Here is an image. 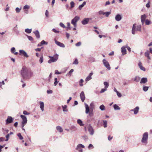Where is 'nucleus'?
I'll list each match as a JSON object with an SVG mask.
<instances>
[{
	"label": "nucleus",
	"instance_id": "nucleus-1",
	"mask_svg": "<svg viewBox=\"0 0 152 152\" xmlns=\"http://www.w3.org/2000/svg\"><path fill=\"white\" fill-rule=\"evenodd\" d=\"M21 74L23 79H29L32 74V72L29 71L25 66H24L21 70Z\"/></svg>",
	"mask_w": 152,
	"mask_h": 152
},
{
	"label": "nucleus",
	"instance_id": "nucleus-2",
	"mask_svg": "<svg viewBox=\"0 0 152 152\" xmlns=\"http://www.w3.org/2000/svg\"><path fill=\"white\" fill-rule=\"evenodd\" d=\"M148 138V133L147 132L144 133L142 135V137L141 140V142L145 145L147 143V140Z\"/></svg>",
	"mask_w": 152,
	"mask_h": 152
},
{
	"label": "nucleus",
	"instance_id": "nucleus-3",
	"mask_svg": "<svg viewBox=\"0 0 152 152\" xmlns=\"http://www.w3.org/2000/svg\"><path fill=\"white\" fill-rule=\"evenodd\" d=\"M49 57L50 59L48 61V62L50 64L52 62H55L57 61L58 58V55L56 54L54 56H49Z\"/></svg>",
	"mask_w": 152,
	"mask_h": 152
},
{
	"label": "nucleus",
	"instance_id": "nucleus-4",
	"mask_svg": "<svg viewBox=\"0 0 152 152\" xmlns=\"http://www.w3.org/2000/svg\"><path fill=\"white\" fill-rule=\"evenodd\" d=\"M85 107L86 108L85 113L86 114H88L89 113V115L91 117L94 116V114L93 113V111L91 110V112L89 113V106L88 104L86 103H85Z\"/></svg>",
	"mask_w": 152,
	"mask_h": 152
},
{
	"label": "nucleus",
	"instance_id": "nucleus-5",
	"mask_svg": "<svg viewBox=\"0 0 152 152\" xmlns=\"http://www.w3.org/2000/svg\"><path fill=\"white\" fill-rule=\"evenodd\" d=\"M79 17L77 16H76L71 21V23L74 26L76 27L77 26V22L79 20Z\"/></svg>",
	"mask_w": 152,
	"mask_h": 152
},
{
	"label": "nucleus",
	"instance_id": "nucleus-6",
	"mask_svg": "<svg viewBox=\"0 0 152 152\" xmlns=\"http://www.w3.org/2000/svg\"><path fill=\"white\" fill-rule=\"evenodd\" d=\"M102 61L104 66L108 70H110L111 68L108 62L105 59H103Z\"/></svg>",
	"mask_w": 152,
	"mask_h": 152
},
{
	"label": "nucleus",
	"instance_id": "nucleus-7",
	"mask_svg": "<svg viewBox=\"0 0 152 152\" xmlns=\"http://www.w3.org/2000/svg\"><path fill=\"white\" fill-rule=\"evenodd\" d=\"M141 31V26L140 25H136V24H134V31Z\"/></svg>",
	"mask_w": 152,
	"mask_h": 152
},
{
	"label": "nucleus",
	"instance_id": "nucleus-8",
	"mask_svg": "<svg viewBox=\"0 0 152 152\" xmlns=\"http://www.w3.org/2000/svg\"><path fill=\"white\" fill-rule=\"evenodd\" d=\"M91 18H84L81 21V23L82 24L85 25L88 23L89 20H91Z\"/></svg>",
	"mask_w": 152,
	"mask_h": 152
},
{
	"label": "nucleus",
	"instance_id": "nucleus-9",
	"mask_svg": "<svg viewBox=\"0 0 152 152\" xmlns=\"http://www.w3.org/2000/svg\"><path fill=\"white\" fill-rule=\"evenodd\" d=\"M88 128L90 134L91 135H93L94 134V131L92 126L90 124H89L88 126Z\"/></svg>",
	"mask_w": 152,
	"mask_h": 152
},
{
	"label": "nucleus",
	"instance_id": "nucleus-10",
	"mask_svg": "<svg viewBox=\"0 0 152 152\" xmlns=\"http://www.w3.org/2000/svg\"><path fill=\"white\" fill-rule=\"evenodd\" d=\"M19 54L20 55H22L26 58L28 57V56L27 54V53L23 50H19Z\"/></svg>",
	"mask_w": 152,
	"mask_h": 152
},
{
	"label": "nucleus",
	"instance_id": "nucleus-11",
	"mask_svg": "<svg viewBox=\"0 0 152 152\" xmlns=\"http://www.w3.org/2000/svg\"><path fill=\"white\" fill-rule=\"evenodd\" d=\"M13 120V118L11 116H8L6 121V124L12 123Z\"/></svg>",
	"mask_w": 152,
	"mask_h": 152
},
{
	"label": "nucleus",
	"instance_id": "nucleus-12",
	"mask_svg": "<svg viewBox=\"0 0 152 152\" xmlns=\"http://www.w3.org/2000/svg\"><path fill=\"white\" fill-rule=\"evenodd\" d=\"M146 18L147 16L145 14H144L141 16V20L142 25H143L144 23Z\"/></svg>",
	"mask_w": 152,
	"mask_h": 152
},
{
	"label": "nucleus",
	"instance_id": "nucleus-13",
	"mask_svg": "<svg viewBox=\"0 0 152 152\" xmlns=\"http://www.w3.org/2000/svg\"><path fill=\"white\" fill-rule=\"evenodd\" d=\"M80 98L81 99L82 101L83 102L84 101L85 99V97L84 93L83 91H82L80 95Z\"/></svg>",
	"mask_w": 152,
	"mask_h": 152
},
{
	"label": "nucleus",
	"instance_id": "nucleus-14",
	"mask_svg": "<svg viewBox=\"0 0 152 152\" xmlns=\"http://www.w3.org/2000/svg\"><path fill=\"white\" fill-rule=\"evenodd\" d=\"M20 117L23 120V121L22 123L26 124L27 122V119L26 117L25 116L23 115H21Z\"/></svg>",
	"mask_w": 152,
	"mask_h": 152
},
{
	"label": "nucleus",
	"instance_id": "nucleus-15",
	"mask_svg": "<svg viewBox=\"0 0 152 152\" xmlns=\"http://www.w3.org/2000/svg\"><path fill=\"white\" fill-rule=\"evenodd\" d=\"M55 42L57 45L60 47L62 48H64L65 47V45L64 44L56 40H55Z\"/></svg>",
	"mask_w": 152,
	"mask_h": 152
},
{
	"label": "nucleus",
	"instance_id": "nucleus-16",
	"mask_svg": "<svg viewBox=\"0 0 152 152\" xmlns=\"http://www.w3.org/2000/svg\"><path fill=\"white\" fill-rule=\"evenodd\" d=\"M138 66L141 70L144 71H145V68L142 66V63L140 61L139 62L138 64Z\"/></svg>",
	"mask_w": 152,
	"mask_h": 152
},
{
	"label": "nucleus",
	"instance_id": "nucleus-17",
	"mask_svg": "<svg viewBox=\"0 0 152 152\" xmlns=\"http://www.w3.org/2000/svg\"><path fill=\"white\" fill-rule=\"evenodd\" d=\"M126 48L125 46H123L121 48V52L123 55H124L126 54Z\"/></svg>",
	"mask_w": 152,
	"mask_h": 152
},
{
	"label": "nucleus",
	"instance_id": "nucleus-18",
	"mask_svg": "<svg viewBox=\"0 0 152 152\" xmlns=\"http://www.w3.org/2000/svg\"><path fill=\"white\" fill-rule=\"evenodd\" d=\"M122 18L121 15L119 14L116 15L115 17V19L116 20L118 21H120Z\"/></svg>",
	"mask_w": 152,
	"mask_h": 152
},
{
	"label": "nucleus",
	"instance_id": "nucleus-19",
	"mask_svg": "<svg viewBox=\"0 0 152 152\" xmlns=\"http://www.w3.org/2000/svg\"><path fill=\"white\" fill-rule=\"evenodd\" d=\"M39 103L40 104V107L42 111H43L44 110V102H42L40 101L39 102Z\"/></svg>",
	"mask_w": 152,
	"mask_h": 152
},
{
	"label": "nucleus",
	"instance_id": "nucleus-20",
	"mask_svg": "<svg viewBox=\"0 0 152 152\" xmlns=\"http://www.w3.org/2000/svg\"><path fill=\"white\" fill-rule=\"evenodd\" d=\"M148 81V80L146 77H143L141 80L140 83H145Z\"/></svg>",
	"mask_w": 152,
	"mask_h": 152
},
{
	"label": "nucleus",
	"instance_id": "nucleus-21",
	"mask_svg": "<svg viewBox=\"0 0 152 152\" xmlns=\"http://www.w3.org/2000/svg\"><path fill=\"white\" fill-rule=\"evenodd\" d=\"M33 33L35 34L37 38H40L39 33L38 30H36L35 31H34Z\"/></svg>",
	"mask_w": 152,
	"mask_h": 152
},
{
	"label": "nucleus",
	"instance_id": "nucleus-22",
	"mask_svg": "<svg viewBox=\"0 0 152 152\" xmlns=\"http://www.w3.org/2000/svg\"><path fill=\"white\" fill-rule=\"evenodd\" d=\"M85 148V146L81 144H78V145H77V147L76 148V149H81V148Z\"/></svg>",
	"mask_w": 152,
	"mask_h": 152
},
{
	"label": "nucleus",
	"instance_id": "nucleus-23",
	"mask_svg": "<svg viewBox=\"0 0 152 152\" xmlns=\"http://www.w3.org/2000/svg\"><path fill=\"white\" fill-rule=\"evenodd\" d=\"M139 109V108L138 107H137L134 109V114H137L138 112Z\"/></svg>",
	"mask_w": 152,
	"mask_h": 152
},
{
	"label": "nucleus",
	"instance_id": "nucleus-24",
	"mask_svg": "<svg viewBox=\"0 0 152 152\" xmlns=\"http://www.w3.org/2000/svg\"><path fill=\"white\" fill-rule=\"evenodd\" d=\"M145 56L148 59L150 60L151 58L149 56V53L148 51L146 52L145 53Z\"/></svg>",
	"mask_w": 152,
	"mask_h": 152
},
{
	"label": "nucleus",
	"instance_id": "nucleus-25",
	"mask_svg": "<svg viewBox=\"0 0 152 152\" xmlns=\"http://www.w3.org/2000/svg\"><path fill=\"white\" fill-rule=\"evenodd\" d=\"M15 48L14 47L12 48L11 49V51L12 53H14L15 55H17L18 54V53L17 52H15Z\"/></svg>",
	"mask_w": 152,
	"mask_h": 152
},
{
	"label": "nucleus",
	"instance_id": "nucleus-26",
	"mask_svg": "<svg viewBox=\"0 0 152 152\" xmlns=\"http://www.w3.org/2000/svg\"><path fill=\"white\" fill-rule=\"evenodd\" d=\"M56 129L58 131L60 132H62L63 131L62 127L60 126H57L56 127Z\"/></svg>",
	"mask_w": 152,
	"mask_h": 152
},
{
	"label": "nucleus",
	"instance_id": "nucleus-27",
	"mask_svg": "<svg viewBox=\"0 0 152 152\" xmlns=\"http://www.w3.org/2000/svg\"><path fill=\"white\" fill-rule=\"evenodd\" d=\"M90 110H92V111H93V109L94 107V104L93 102H91L90 104Z\"/></svg>",
	"mask_w": 152,
	"mask_h": 152
},
{
	"label": "nucleus",
	"instance_id": "nucleus-28",
	"mask_svg": "<svg viewBox=\"0 0 152 152\" xmlns=\"http://www.w3.org/2000/svg\"><path fill=\"white\" fill-rule=\"evenodd\" d=\"M86 4V2L84 1L83 2V4L80 5L78 7V8L80 10H81L82 8L84 7V6H85Z\"/></svg>",
	"mask_w": 152,
	"mask_h": 152
},
{
	"label": "nucleus",
	"instance_id": "nucleus-29",
	"mask_svg": "<svg viewBox=\"0 0 152 152\" xmlns=\"http://www.w3.org/2000/svg\"><path fill=\"white\" fill-rule=\"evenodd\" d=\"M113 107L115 110H120V107L116 104H114L113 105Z\"/></svg>",
	"mask_w": 152,
	"mask_h": 152
},
{
	"label": "nucleus",
	"instance_id": "nucleus-30",
	"mask_svg": "<svg viewBox=\"0 0 152 152\" xmlns=\"http://www.w3.org/2000/svg\"><path fill=\"white\" fill-rule=\"evenodd\" d=\"M77 123L80 126H83L84 124H83L82 121L80 119H78L77 120Z\"/></svg>",
	"mask_w": 152,
	"mask_h": 152
},
{
	"label": "nucleus",
	"instance_id": "nucleus-31",
	"mask_svg": "<svg viewBox=\"0 0 152 152\" xmlns=\"http://www.w3.org/2000/svg\"><path fill=\"white\" fill-rule=\"evenodd\" d=\"M70 129L72 131H75L77 130V128L75 126H72L70 127Z\"/></svg>",
	"mask_w": 152,
	"mask_h": 152
},
{
	"label": "nucleus",
	"instance_id": "nucleus-32",
	"mask_svg": "<svg viewBox=\"0 0 152 152\" xmlns=\"http://www.w3.org/2000/svg\"><path fill=\"white\" fill-rule=\"evenodd\" d=\"M25 31L28 34L30 33L32 31V29L26 28L25 29Z\"/></svg>",
	"mask_w": 152,
	"mask_h": 152
},
{
	"label": "nucleus",
	"instance_id": "nucleus-33",
	"mask_svg": "<svg viewBox=\"0 0 152 152\" xmlns=\"http://www.w3.org/2000/svg\"><path fill=\"white\" fill-rule=\"evenodd\" d=\"M146 25H148L151 23V22L148 19H146L145 22Z\"/></svg>",
	"mask_w": 152,
	"mask_h": 152
},
{
	"label": "nucleus",
	"instance_id": "nucleus-34",
	"mask_svg": "<svg viewBox=\"0 0 152 152\" xmlns=\"http://www.w3.org/2000/svg\"><path fill=\"white\" fill-rule=\"evenodd\" d=\"M103 125L104 127H107V121L106 120H103Z\"/></svg>",
	"mask_w": 152,
	"mask_h": 152
},
{
	"label": "nucleus",
	"instance_id": "nucleus-35",
	"mask_svg": "<svg viewBox=\"0 0 152 152\" xmlns=\"http://www.w3.org/2000/svg\"><path fill=\"white\" fill-rule=\"evenodd\" d=\"M17 136L19 137V139L20 140H22L23 139V137L21 135V134L20 133H18L17 134Z\"/></svg>",
	"mask_w": 152,
	"mask_h": 152
},
{
	"label": "nucleus",
	"instance_id": "nucleus-36",
	"mask_svg": "<svg viewBox=\"0 0 152 152\" xmlns=\"http://www.w3.org/2000/svg\"><path fill=\"white\" fill-rule=\"evenodd\" d=\"M104 88H107L109 86V84L107 82H104Z\"/></svg>",
	"mask_w": 152,
	"mask_h": 152
},
{
	"label": "nucleus",
	"instance_id": "nucleus-37",
	"mask_svg": "<svg viewBox=\"0 0 152 152\" xmlns=\"http://www.w3.org/2000/svg\"><path fill=\"white\" fill-rule=\"evenodd\" d=\"M26 36L29 40L32 41L34 40L33 38L31 36H28L27 35Z\"/></svg>",
	"mask_w": 152,
	"mask_h": 152
},
{
	"label": "nucleus",
	"instance_id": "nucleus-38",
	"mask_svg": "<svg viewBox=\"0 0 152 152\" xmlns=\"http://www.w3.org/2000/svg\"><path fill=\"white\" fill-rule=\"evenodd\" d=\"M99 108L101 110H105V106L104 105L102 104L100 106Z\"/></svg>",
	"mask_w": 152,
	"mask_h": 152
},
{
	"label": "nucleus",
	"instance_id": "nucleus-39",
	"mask_svg": "<svg viewBox=\"0 0 152 152\" xmlns=\"http://www.w3.org/2000/svg\"><path fill=\"white\" fill-rule=\"evenodd\" d=\"M84 80L83 79H81L79 81V83L80 84V86H83V84H82L83 83V82Z\"/></svg>",
	"mask_w": 152,
	"mask_h": 152
},
{
	"label": "nucleus",
	"instance_id": "nucleus-40",
	"mask_svg": "<svg viewBox=\"0 0 152 152\" xmlns=\"http://www.w3.org/2000/svg\"><path fill=\"white\" fill-rule=\"evenodd\" d=\"M92 79V77L90 76H88L86 78L85 80L87 82Z\"/></svg>",
	"mask_w": 152,
	"mask_h": 152
},
{
	"label": "nucleus",
	"instance_id": "nucleus-41",
	"mask_svg": "<svg viewBox=\"0 0 152 152\" xmlns=\"http://www.w3.org/2000/svg\"><path fill=\"white\" fill-rule=\"evenodd\" d=\"M70 7L71 8L74 7L75 6V3L73 1H72L70 3Z\"/></svg>",
	"mask_w": 152,
	"mask_h": 152
},
{
	"label": "nucleus",
	"instance_id": "nucleus-42",
	"mask_svg": "<svg viewBox=\"0 0 152 152\" xmlns=\"http://www.w3.org/2000/svg\"><path fill=\"white\" fill-rule=\"evenodd\" d=\"M66 105H64V106H62V107L63 108V111L64 112H67V110L66 109Z\"/></svg>",
	"mask_w": 152,
	"mask_h": 152
},
{
	"label": "nucleus",
	"instance_id": "nucleus-43",
	"mask_svg": "<svg viewBox=\"0 0 152 152\" xmlns=\"http://www.w3.org/2000/svg\"><path fill=\"white\" fill-rule=\"evenodd\" d=\"M110 13H111L110 12H104V15H105L106 17H108Z\"/></svg>",
	"mask_w": 152,
	"mask_h": 152
},
{
	"label": "nucleus",
	"instance_id": "nucleus-44",
	"mask_svg": "<svg viewBox=\"0 0 152 152\" xmlns=\"http://www.w3.org/2000/svg\"><path fill=\"white\" fill-rule=\"evenodd\" d=\"M148 87L147 86H143V90L145 91H146L148 90Z\"/></svg>",
	"mask_w": 152,
	"mask_h": 152
},
{
	"label": "nucleus",
	"instance_id": "nucleus-45",
	"mask_svg": "<svg viewBox=\"0 0 152 152\" xmlns=\"http://www.w3.org/2000/svg\"><path fill=\"white\" fill-rule=\"evenodd\" d=\"M55 82H54V85L55 86H56L57 85V84L58 82L57 81V79L56 78H55L54 79Z\"/></svg>",
	"mask_w": 152,
	"mask_h": 152
},
{
	"label": "nucleus",
	"instance_id": "nucleus-46",
	"mask_svg": "<svg viewBox=\"0 0 152 152\" xmlns=\"http://www.w3.org/2000/svg\"><path fill=\"white\" fill-rule=\"evenodd\" d=\"M41 43L42 45H43L44 44L47 45L48 44V42H47L45 41L44 40H42L41 42Z\"/></svg>",
	"mask_w": 152,
	"mask_h": 152
},
{
	"label": "nucleus",
	"instance_id": "nucleus-47",
	"mask_svg": "<svg viewBox=\"0 0 152 152\" xmlns=\"http://www.w3.org/2000/svg\"><path fill=\"white\" fill-rule=\"evenodd\" d=\"M83 139L85 141H86L88 139V137L87 136L85 135L82 137Z\"/></svg>",
	"mask_w": 152,
	"mask_h": 152
},
{
	"label": "nucleus",
	"instance_id": "nucleus-48",
	"mask_svg": "<svg viewBox=\"0 0 152 152\" xmlns=\"http://www.w3.org/2000/svg\"><path fill=\"white\" fill-rule=\"evenodd\" d=\"M78 64V62L77 59H75L73 62V64Z\"/></svg>",
	"mask_w": 152,
	"mask_h": 152
},
{
	"label": "nucleus",
	"instance_id": "nucleus-49",
	"mask_svg": "<svg viewBox=\"0 0 152 152\" xmlns=\"http://www.w3.org/2000/svg\"><path fill=\"white\" fill-rule=\"evenodd\" d=\"M39 62L40 64L42 63L43 61V57L42 56L40 58Z\"/></svg>",
	"mask_w": 152,
	"mask_h": 152
},
{
	"label": "nucleus",
	"instance_id": "nucleus-50",
	"mask_svg": "<svg viewBox=\"0 0 152 152\" xmlns=\"http://www.w3.org/2000/svg\"><path fill=\"white\" fill-rule=\"evenodd\" d=\"M21 8H19L18 7H17L15 9V11L17 13H19L20 12Z\"/></svg>",
	"mask_w": 152,
	"mask_h": 152
},
{
	"label": "nucleus",
	"instance_id": "nucleus-51",
	"mask_svg": "<svg viewBox=\"0 0 152 152\" xmlns=\"http://www.w3.org/2000/svg\"><path fill=\"white\" fill-rule=\"evenodd\" d=\"M59 25L60 26L64 28H66L65 26L62 23H60L59 24Z\"/></svg>",
	"mask_w": 152,
	"mask_h": 152
},
{
	"label": "nucleus",
	"instance_id": "nucleus-52",
	"mask_svg": "<svg viewBox=\"0 0 152 152\" xmlns=\"http://www.w3.org/2000/svg\"><path fill=\"white\" fill-rule=\"evenodd\" d=\"M98 13L99 15H104V12L102 10L99 11L98 12Z\"/></svg>",
	"mask_w": 152,
	"mask_h": 152
},
{
	"label": "nucleus",
	"instance_id": "nucleus-53",
	"mask_svg": "<svg viewBox=\"0 0 152 152\" xmlns=\"http://www.w3.org/2000/svg\"><path fill=\"white\" fill-rule=\"evenodd\" d=\"M140 80V78L138 77H135L134 79V80L137 81L138 82Z\"/></svg>",
	"mask_w": 152,
	"mask_h": 152
},
{
	"label": "nucleus",
	"instance_id": "nucleus-54",
	"mask_svg": "<svg viewBox=\"0 0 152 152\" xmlns=\"http://www.w3.org/2000/svg\"><path fill=\"white\" fill-rule=\"evenodd\" d=\"M23 113L25 115H29L30 114V113L24 110Z\"/></svg>",
	"mask_w": 152,
	"mask_h": 152
},
{
	"label": "nucleus",
	"instance_id": "nucleus-55",
	"mask_svg": "<svg viewBox=\"0 0 152 152\" xmlns=\"http://www.w3.org/2000/svg\"><path fill=\"white\" fill-rule=\"evenodd\" d=\"M81 42H78L77 43H76L75 44V45H76V46L77 47H79V46H80L81 45Z\"/></svg>",
	"mask_w": 152,
	"mask_h": 152
},
{
	"label": "nucleus",
	"instance_id": "nucleus-56",
	"mask_svg": "<svg viewBox=\"0 0 152 152\" xmlns=\"http://www.w3.org/2000/svg\"><path fill=\"white\" fill-rule=\"evenodd\" d=\"M5 83L4 81L3 80L2 82H0V88H1L2 85H4Z\"/></svg>",
	"mask_w": 152,
	"mask_h": 152
},
{
	"label": "nucleus",
	"instance_id": "nucleus-57",
	"mask_svg": "<svg viewBox=\"0 0 152 152\" xmlns=\"http://www.w3.org/2000/svg\"><path fill=\"white\" fill-rule=\"evenodd\" d=\"M107 88H102L101 89V91H100V93H103L104 92V91L107 90Z\"/></svg>",
	"mask_w": 152,
	"mask_h": 152
},
{
	"label": "nucleus",
	"instance_id": "nucleus-58",
	"mask_svg": "<svg viewBox=\"0 0 152 152\" xmlns=\"http://www.w3.org/2000/svg\"><path fill=\"white\" fill-rule=\"evenodd\" d=\"M55 74L56 75L60 74H61V72H59L57 70H55Z\"/></svg>",
	"mask_w": 152,
	"mask_h": 152
},
{
	"label": "nucleus",
	"instance_id": "nucleus-59",
	"mask_svg": "<svg viewBox=\"0 0 152 152\" xmlns=\"http://www.w3.org/2000/svg\"><path fill=\"white\" fill-rule=\"evenodd\" d=\"M94 148V147L93 145L91 144H90L88 146V148L89 149H90L91 148Z\"/></svg>",
	"mask_w": 152,
	"mask_h": 152
},
{
	"label": "nucleus",
	"instance_id": "nucleus-60",
	"mask_svg": "<svg viewBox=\"0 0 152 152\" xmlns=\"http://www.w3.org/2000/svg\"><path fill=\"white\" fill-rule=\"evenodd\" d=\"M10 136V134H7V135L6 136V140H5V141H8L9 139V137Z\"/></svg>",
	"mask_w": 152,
	"mask_h": 152
},
{
	"label": "nucleus",
	"instance_id": "nucleus-61",
	"mask_svg": "<svg viewBox=\"0 0 152 152\" xmlns=\"http://www.w3.org/2000/svg\"><path fill=\"white\" fill-rule=\"evenodd\" d=\"M30 8L29 6L28 5H25L23 9H29Z\"/></svg>",
	"mask_w": 152,
	"mask_h": 152
},
{
	"label": "nucleus",
	"instance_id": "nucleus-62",
	"mask_svg": "<svg viewBox=\"0 0 152 152\" xmlns=\"http://www.w3.org/2000/svg\"><path fill=\"white\" fill-rule=\"evenodd\" d=\"M52 31H53L55 33H58L59 32V31L56 30L55 28L53 29Z\"/></svg>",
	"mask_w": 152,
	"mask_h": 152
},
{
	"label": "nucleus",
	"instance_id": "nucleus-63",
	"mask_svg": "<svg viewBox=\"0 0 152 152\" xmlns=\"http://www.w3.org/2000/svg\"><path fill=\"white\" fill-rule=\"evenodd\" d=\"M117 96L119 97H121L122 96L121 94L120 93H119L118 92L117 93Z\"/></svg>",
	"mask_w": 152,
	"mask_h": 152
},
{
	"label": "nucleus",
	"instance_id": "nucleus-64",
	"mask_svg": "<svg viewBox=\"0 0 152 152\" xmlns=\"http://www.w3.org/2000/svg\"><path fill=\"white\" fill-rule=\"evenodd\" d=\"M73 71H74V70L73 69H71L67 74H69L70 75L73 72Z\"/></svg>",
	"mask_w": 152,
	"mask_h": 152
}]
</instances>
